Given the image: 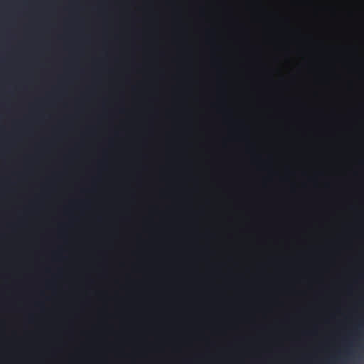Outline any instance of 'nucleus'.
<instances>
[{
    "instance_id": "nucleus-1",
    "label": "nucleus",
    "mask_w": 364,
    "mask_h": 364,
    "mask_svg": "<svg viewBox=\"0 0 364 364\" xmlns=\"http://www.w3.org/2000/svg\"><path fill=\"white\" fill-rule=\"evenodd\" d=\"M347 353H348V355H352V353L350 351H348Z\"/></svg>"
}]
</instances>
